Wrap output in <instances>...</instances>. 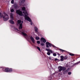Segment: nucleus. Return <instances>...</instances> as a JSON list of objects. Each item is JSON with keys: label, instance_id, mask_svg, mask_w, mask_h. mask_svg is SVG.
I'll return each mask as SVG.
<instances>
[{"label": "nucleus", "instance_id": "obj_16", "mask_svg": "<svg viewBox=\"0 0 80 80\" xmlns=\"http://www.w3.org/2000/svg\"><path fill=\"white\" fill-rule=\"evenodd\" d=\"M10 70H11V71H10ZM8 71H9L8 72H12V69L11 68H9Z\"/></svg>", "mask_w": 80, "mask_h": 80}, {"label": "nucleus", "instance_id": "obj_25", "mask_svg": "<svg viewBox=\"0 0 80 80\" xmlns=\"http://www.w3.org/2000/svg\"><path fill=\"white\" fill-rule=\"evenodd\" d=\"M37 43H38V44H39L40 43V41H37Z\"/></svg>", "mask_w": 80, "mask_h": 80}, {"label": "nucleus", "instance_id": "obj_2", "mask_svg": "<svg viewBox=\"0 0 80 80\" xmlns=\"http://www.w3.org/2000/svg\"><path fill=\"white\" fill-rule=\"evenodd\" d=\"M1 14L2 15L0 16V17H3L4 21H7V20L9 19L8 16L7 15V14L5 13V12H4Z\"/></svg>", "mask_w": 80, "mask_h": 80}, {"label": "nucleus", "instance_id": "obj_3", "mask_svg": "<svg viewBox=\"0 0 80 80\" xmlns=\"http://www.w3.org/2000/svg\"><path fill=\"white\" fill-rule=\"evenodd\" d=\"M23 21H21L20 20H18V24H19V29H22V23H23Z\"/></svg>", "mask_w": 80, "mask_h": 80}, {"label": "nucleus", "instance_id": "obj_9", "mask_svg": "<svg viewBox=\"0 0 80 80\" xmlns=\"http://www.w3.org/2000/svg\"><path fill=\"white\" fill-rule=\"evenodd\" d=\"M46 51H47L48 52H50V53H53V52H52V50L46 48Z\"/></svg>", "mask_w": 80, "mask_h": 80}, {"label": "nucleus", "instance_id": "obj_14", "mask_svg": "<svg viewBox=\"0 0 80 80\" xmlns=\"http://www.w3.org/2000/svg\"><path fill=\"white\" fill-rule=\"evenodd\" d=\"M61 57V61H63V58H64V57H63V56H61V57Z\"/></svg>", "mask_w": 80, "mask_h": 80}, {"label": "nucleus", "instance_id": "obj_21", "mask_svg": "<svg viewBox=\"0 0 80 80\" xmlns=\"http://www.w3.org/2000/svg\"><path fill=\"white\" fill-rule=\"evenodd\" d=\"M11 3L13 4V3H14V0H12L11 1Z\"/></svg>", "mask_w": 80, "mask_h": 80}, {"label": "nucleus", "instance_id": "obj_34", "mask_svg": "<svg viewBox=\"0 0 80 80\" xmlns=\"http://www.w3.org/2000/svg\"><path fill=\"white\" fill-rule=\"evenodd\" d=\"M20 5H21V4H20Z\"/></svg>", "mask_w": 80, "mask_h": 80}, {"label": "nucleus", "instance_id": "obj_12", "mask_svg": "<svg viewBox=\"0 0 80 80\" xmlns=\"http://www.w3.org/2000/svg\"><path fill=\"white\" fill-rule=\"evenodd\" d=\"M12 70H10V71H9V68H6L5 69V72H8V71H11Z\"/></svg>", "mask_w": 80, "mask_h": 80}, {"label": "nucleus", "instance_id": "obj_31", "mask_svg": "<svg viewBox=\"0 0 80 80\" xmlns=\"http://www.w3.org/2000/svg\"><path fill=\"white\" fill-rule=\"evenodd\" d=\"M30 24H31V25H32V22H31Z\"/></svg>", "mask_w": 80, "mask_h": 80}, {"label": "nucleus", "instance_id": "obj_35", "mask_svg": "<svg viewBox=\"0 0 80 80\" xmlns=\"http://www.w3.org/2000/svg\"><path fill=\"white\" fill-rule=\"evenodd\" d=\"M65 73V72H64V73Z\"/></svg>", "mask_w": 80, "mask_h": 80}, {"label": "nucleus", "instance_id": "obj_29", "mask_svg": "<svg viewBox=\"0 0 80 80\" xmlns=\"http://www.w3.org/2000/svg\"><path fill=\"white\" fill-rule=\"evenodd\" d=\"M41 45L42 46H44V45H45V44L43 43H42Z\"/></svg>", "mask_w": 80, "mask_h": 80}, {"label": "nucleus", "instance_id": "obj_8", "mask_svg": "<svg viewBox=\"0 0 80 80\" xmlns=\"http://www.w3.org/2000/svg\"><path fill=\"white\" fill-rule=\"evenodd\" d=\"M30 39L32 41V42L33 43H35V39H34V38H33L31 37H30Z\"/></svg>", "mask_w": 80, "mask_h": 80}, {"label": "nucleus", "instance_id": "obj_30", "mask_svg": "<svg viewBox=\"0 0 80 80\" xmlns=\"http://www.w3.org/2000/svg\"><path fill=\"white\" fill-rule=\"evenodd\" d=\"M49 60H52V58H51L50 57H49Z\"/></svg>", "mask_w": 80, "mask_h": 80}, {"label": "nucleus", "instance_id": "obj_1", "mask_svg": "<svg viewBox=\"0 0 80 80\" xmlns=\"http://www.w3.org/2000/svg\"><path fill=\"white\" fill-rule=\"evenodd\" d=\"M22 10H23V13H22V12L21 11H20V10H17L16 11V13H17V14H18L20 16H22V15H24V18L25 20H28V22H31L32 21V20H31V19L28 16V13H27V11L25 10V8L23 7L22 8Z\"/></svg>", "mask_w": 80, "mask_h": 80}, {"label": "nucleus", "instance_id": "obj_23", "mask_svg": "<svg viewBox=\"0 0 80 80\" xmlns=\"http://www.w3.org/2000/svg\"><path fill=\"white\" fill-rule=\"evenodd\" d=\"M53 56H57V54H56V53H53Z\"/></svg>", "mask_w": 80, "mask_h": 80}, {"label": "nucleus", "instance_id": "obj_10", "mask_svg": "<svg viewBox=\"0 0 80 80\" xmlns=\"http://www.w3.org/2000/svg\"><path fill=\"white\" fill-rule=\"evenodd\" d=\"M9 22L10 23H11V24H14V21H13L12 20H10L9 21Z\"/></svg>", "mask_w": 80, "mask_h": 80}, {"label": "nucleus", "instance_id": "obj_18", "mask_svg": "<svg viewBox=\"0 0 80 80\" xmlns=\"http://www.w3.org/2000/svg\"><path fill=\"white\" fill-rule=\"evenodd\" d=\"M37 49H38V50H39V51H40V52L41 51V49H40V48H39V47H37Z\"/></svg>", "mask_w": 80, "mask_h": 80}, {"label": "nucleus", "instance_id": "obj_27", "mask_svg": "<svg viewBox=\"0 0 80 80\" xmlns=\"http://www.w3.org/2000/svg\"><path fill=\"white\" fill-rule=\"evenodd\" d=\"M57 60H58V59L57 58H56L54 59V61H57Z\"/></svg>", "mask_w": 80, "mask_h": 80}, {"label": "nucleus", "instance_id": "obj_26", "mask_svg": "<svg viewBox=\"0 0 80 80\" xmlns=\"http://www.w3.org/2000/svg\"><path fill=\"white\" fill-rule=\"evenodd\" d=\"M60 50H61V51H62V52H65V50H63L62 49H60Z\"/></svg>", "mask_w": 80, "mask_h": 80}, {"label": "nucleus", "instance_id": "obj_5", "mask_svg": "<svg viewBox=\"0 0 80 80\" xmlns=\"http://www.w3.org/2000/svg\"><path fill=\"white\" fill-rule=\"evenodd\" d=\"M46 47L47 48H48L49 47H50L52 46V45L48 42H47L46 43Z\"/></svg>", "mask_w": 80, "mask_h": 80}, {"label": "nucleus", "instance_id": "obj_6", "mask_svg": "<svg viewBox=\"0 0 80 80\" xmlns=\"http://www.w3.org/2000/svg\"><path fill=\"white\" fill-rule=\"evenodd\" d=\"M10 18L12 20H14V18H13V14L12 13H11L10 14Z\"/></svg>", "mask_w": 80, "mask_h": 80}, {"label": "nucleus", "instance_id": "obj_22", "mask_svg": "<svg viewBox=\"0 0 80 80\" xmlns=\"http://www.w3.org/2000/svg\"><path fill=\"white\" fill-rule=\"evenodd\" d=\"M47 54L48 55H50V53L49 52H48L47 53Z\"/></svg>", "mask_w": 80, "mask_h": 80}, {"label": "nucleus", "instance_id": "obj_13", "mask_svg": "<svg viewBox=\"0 0 80 80\" xmlns=\"http://www.w3.org/2000/svg\"><path fill=\"white\" fill-rule=\"evenodd\" d=\"M25 1V0H21L20 2V3H23Z\"/></svg>", "mask_w": 80, "mask_h": 80}, {"label": "nucleus", "instance_id": "obj_15", "mask_svg": "<svg viewBox=\"0 0 80 80\" xmlns=\"http://www.w3.org/2000/svg\"><path fill=\"white\" fill-rule=\"evenodd\" d=\"M34 28H35V32H37L38 31V28H37L36 27H35Z\"/></svg>", "mask_w": 80, "mask_h": 80}, {"label": "nucleus", "instance_id": "obj_24", "mask_svg": "<svg viewBox=\"0 0 80 80\" xmlns=\"http://www.w3.org/2000/svg\"><path fill=\"white\" fill-rule=\"evenodd\" d=\"M11 12H14V10H13V9H12L11 10Z\"/></svg>", "mask_w": 80, "mask_h": 80}, {"label": "nucleus", "instance_id": "obj_7", "mask_svg": "<svg viewBox=\"0 0 80 80\" xmlns=\"http://www.w3.org/2000/svg\"><path fill=\"white\" fill-rule=\"evenodd\" d=\"M41 42H42L43 43H45V42H46V40H45V38H41Z\"/></svg>", "mask_w": 80, "mask_h": 80}, {"label": "nucleus", "instance_id": "obj_4", "mask_svg": "<svg viewBox=\"0 0 80 80\" xmlns=\"http://www.w3.org/2000/svg\"><path fill=\"white\" fill-rule=\"evenodd\" d=\"M58 68L59 69V72H61L62 70H65V67H63L61 66H59Z\"/></svg>", "mask_w": 80, "mask_h": 80}, {"label": "nucleus", "instance_id": "obj_32", "mask_svg": "<svg viewBox=\"0 0 80 80\" xmlns=\"http://www.w3.org/2000/svg\"><path fill=\"white\" fill-rule=\"evenodd\" d=\"M2 14L1 13H0V16H2Z\"/></svg>", "mask_w": 80, "mask_h": 80}, {"label": "nucleus", "instance_id": "obj_19", "mask_svg": "<svg viewBox=\"0 0 80 80\" xmlns=\"http://www.w3.org/2000/svg\"><path fill=\"white\" fill-rule=\"evenodd\" d=\"M36 39L37 40H39V39H40V38H39V37H36Z\"/></svg>", "mask_w": 80, "mask_h": 80}, {"label": "nucleus", "instance_id": "obj_17", "mask_svg": "<svg viewBox=\"0 0 80 80\" xmlns=\"http://www.w3.org/2000/svg\"><path fill=\"white\" fill-rule=\"evenodd\" d=\"M14 7L15 8H17V4H15V5H14Z\"/></svg>", "mask_w": 80, "mask_h": 80}, {"label": "nucleus", "instance_id": "obj_11", "mask_svg": "<svg viewBox=\"0 0 80 80\" xmlns=\"http://www.w3.org/2000/svg\"><path fill=\"white\" fill-rule=\"evenodd\" d=\"M22 34L24 35V36H25L26 37H28V35H27V34H26V33H24L23 32H22Z\"/></svg>", "mask_w": 80, "mask_h": 80}, {"label": "nucleus", "instance_id": "obj_20", "mask_svg": "<svg viewBox=\"0 0 80 80\" xmlns=\"http://www.w3.org/2000/svg\"><path fill=\"white\" fill-rule=\"evenodd\" d=\"M71 56H73L74 55V54L72 53H70L69 54Z\"/></svg>", "mask_w": 80, "mask_h": 80}, {"label": "nucleus", "instance_id": "obj_28", "mask_svg": "<svg viewBox=\"0 0 80 80\" xmlns=\"http://www.w3.org/2000/svg\"><path fill=\"white\" fill-rule=\"evenodd\" d=\"M72 74V72H68V74L69 75H71Z\"/></svg>", "mask_w": 80, "mask_h": 80}, {"label": "nucleus", "instance_id": "obj_33", "mask_svg": "<svg viewBox=\"0 0 80 80\" xmlns=\"http://www.w3.org/2000/svg\"><path fill=\"white\" fill-rule=\"evenodd\" d=\"M80 63V61H79V62H78L77 63H78H78Z\"/></svg>", "mask_w": 80, "mask_h": 80}]
</instances>
